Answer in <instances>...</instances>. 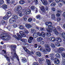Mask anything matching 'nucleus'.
<instances>
[{"mask_svg":"<svg viewBox=\"0 0 65 65\" xmlns=\"http://www.w3.org/2000/svg\"><path fill=\"white\" fill-rule=\"evenodd\" d=\"M45 25L46 26H48L47 28H46L47 31L49 33H51L52 31H54V32L55 33L56 35H58L59 32L57 30L56 28L55 27H53L52 25V23L50 22H46L45 23Z\"/></svg>","mask_w":65,"mask_h":65,"instance_id":"obj_1","label":"nucleus"},{"mask_svg":"<svg viewBox=\"0 0 65 65\" xmlns=\"http://www.w3.org/2000/svg\"><path fill=\"white\" fill-rule=\"evenodd\" d=\"M13 17L9 19V22L11 24H14L15 21L18 19V16L15 15H12Z\"/></svg>","mask_w":65,"mask_h":65,"instance_id":"obj_2","label":"nucleus"},{"mask_svg":"<svg viewBox=\"0 0 65 65\" xmlns=\"http://www.w3.org/2000/svg\"><path fill=\"white\" fill-rule=\"evenodd\" d=\"M3 36L2 37V38H4V39L6 40H9V39L11 38V36L9 35V34L6 33H3L1 34Z\"/></svg>","mask_w":65,"mask_h":65,"instance_id":"obj_3","label":"nucleus"},{"mask_svg":"<svg viewBox=\"0 0 65 65\" xmlns=\"http://www.w3.org/2000/svg\"><path fill=\"white\" fill-rule=\"evenodd\" d=\"M11 13L10 11H8L7 12V14L4 17H3V19L4 20H7L10 17H11Z\"/></svg>","mask_w":65,"mask_h":65,"instance_id":"obj_4","label":"nucleus"},{"mask_svg":"<svg viewBox=\"0 0 65 65\" xmlns=\"http://www.w3.org/2000/svg\"><path fill=\"white\" fill-rule=\"evenodd\" d=\"M12 48V51L15 52V53H16V52L15 51V50H16V48H17V46L15 45H11L10 46ZM13 52H11V54H12V55H13V56H11L12 58V57L13 56V55H14V53Z\"/></svg>","mask_w":65,"mask_h":65,"instance_id":"obj_5","label":"nucleus"},{"mask_svg":"<svg viewBox=\"0 0 65 65\" xmlns=\"http://www.w3.org/2000/svg\"><path fill=\"white\" fill-rule=\"evenodd\" d=\"M51 60L54 61L55 64H58L60 63V60L57 58H54L53 57L51 58Z\"/></svg>","mask_w":65,"mask_h":65,"instance_id":"obj_6","label":"nucleus"},{"mask_svg":"<svg viewBox=\"0 0 65 65\" xmlns=\"http://www.w3.org/2000/svg\"><path fill=\"white\" fill-rule=\"evenodd\" d=\"M23 48L24 51L26 52L29 55H31L32 54H34V52L33 51H32L31 52L29 51L27 48L25 47H23Z\"/></svg>","mask_w":65,"mask_h":65,"instance_id":"obj_7","label":"nucleus"},{"mask_svg":"<svg viewBox=\"0 0 65 65\" xmlns=\"http://www.w3.org/2000/svg\"><path fill=\"white\" fill-rule=\"evenodd\" d=\"M17 35L18 37H17L16 35H13V37L15 38L16 39H17L18 40H19L20 39H21V38H22V36L21 35H20L19 33H17Z\"/></svg>","mask_w":65,"mask_h":65,"instance_id":"obj_8","label":"nucleus"},{"mask_svg":"<svg viewBox=\"0 0 65 65\" xmlns=\"http://www.w3.org/2000/svg\"><path fill=\"white\" fill-rule=\"evenodd\" d=\"M31 11L30 9H28L25 10V11L23 13L24 15H26L27 14H30V13H31Z\"/></svg>","mask_w":65,"mask_h":65,"instance_id":"obj_9","label":"nucleus"},{"mask_svg":"<svg viewBox=\"0 0 65 65\" xmlns=\"http://www.w3.org/2000/svg\"><path fill=\"white\" fill-rule=\"evenodd\" d=\"M13 55V56L12 57H10L11 59V60H13V58H16L17 59L18 61H20V60L19 58V56H18L17 54L15 53H14Z\"/></svg>","mask_w":65,"mask_h":65,"instance_id":"obj_10","label":"nucleus"},{"mask_svg":"<svg viewBox=\"0 0 65 65\" xmlns=\"http://www.w3.org/2000/svg\"><path fill=\"white\" fill-rule=\"evenodd\" d=\"M45 48L47 52H50L51 51V48L47 44L45 45Z\"/></svg>","mask_w":65,"mask_h":65,"instance_id":"obj_11","label":"nucleus"},{"mask_svg":"<svg viewBox=\"0 0 65 65\" xmlns=\"http://www.w3.org/2000/svg\"><path fill=\"white\" fill-rule=\"evenodd\" d=\"M20 40L21 41H22V42H24V43H23V44H24V45L25 46H26V45H28V44H27L26 43V42H27V39H21Z\"/></svg>","mask_w":65,"mask_h":65,"instance_id":"obj_12","label":"nucleus"},{"mask_svg":"<svg viewBox=\"0 0 65 65\" xmlns=\"http://www.w3.org/2000/svg\"><path fill=\"white\" fill-rule=\"evenodd\" d=\"M22 9V7L21 6H19L17 7L16 9H14V11L15 12H18L19 10H21Z\"/></svg>","mask_w":65,"mask_h":65,"instance_id":"obj_13","label":"nucleus"},{"mask_svg":"<svg viewBox=\"0 0 65 65\" xmlns=\"http://www.w3.org/2000/svg\"><path fill=\"white\" fill-rule=\"evenodd\" d=\"M33 37H29V39H28V43H31L32 42V41H33Z\"/></svg>","mask_w":65,"mask_h":65,"instance_id":"obj_14","label":"nucleus"},{"mask_svg":"<svg viewBox=\"0 0 65 65\" xmlns=\"http://www.w3.org/2000/svg\"><path fill=\"white\" fill-rule=\"evenodd\" d=\"M49 40L51 41H52L53 42H54L56 41V38L54 37H51L49 38Z\"/></svg>","mask_w":65,"mask_h":65,"instance_id":"obj_15","label":"nucleus"},{"mask_svg":"<svg viewBox=\"0 0 65 65\" xmlns=\"http://www.w3.org/2000/svg\"><path fill=\"white\" fill-rule=\"evenodd\" d=\"M42 3L44 5H47L48 3L47 1L46 0H41Z\"/></svg>","mask_w":65,"mask_h":65,"instance_id":"obj_16","label":"nucleus"},{"mask_svg":"<svg viewBox=\"0 0 65 65\" xmlns=\"http://www.w3.org/2000/svg\"><path fill=\"white\" fill-rule=\"evenodd\" d=\"M59 53H62V52L65 50L64 48L62 47H60L59 48Z\"/></svg>","mask_w":65,"mask_h":65,"instance_id":"obj_17","label":"nucleus"},{"mask_svg":"<svg viewBox=\"0 0 65 65\" xmlns=\"http://www.w3.org/2000/svg\"><path fill=\"white\" fill-rule=\"evenodd\" d=\"M19 33L22 37H26V35L22 31H20L19 32Z\"/></svg>","mask_w":65,"mask_h":65,"instance_id":"obj_18","label":"nucleus"},{"mask_svg":"<svg viewBox=\"0 0 65 65\" xmlns=\"http://www.w3.org/2000/svg\"><path fill=\"white\" fill-rule=\"evenodd\" d=\"M25 26L26 28H28V29H30V28L32 27V26L31 25L28 24H25Z\"/></svg>","mask_w":65,"mask_h":65,"instance_id":"obj_19","label":"nucleus"},{"mask_svg":"<svg viewBox=\"0 0 65 65\" xmlns=\"http://www.w3.org/2000/svg\"><path fill=\"white\" fill-rule=\"evenodd\" d=\"M56 40L58 42H62V39L60 37L57 38H56Z\"/></svg>","mask_w":65,"mask_h":65,"instance_id":"obj_20","label":"nucleus"},{"mask_svg":"<svg viewBox=\"0 0 65 65\" xmlns=\"http://www.w3.org/2000/svg\"><path fill=\"white\" fill-rule=\"evenodd\" d=\"M61 36H62V37L64 39L63 41H64V43H65V33L62 32L61 34Z\"/></svg>","mask_w":65,"mask_h":65,"instance_id":"obj_21","label":"nucleus"},{"mask_svg":"<svg viewBox=\"0 0 65 65\" xmlns=\"http://www.w3.org/2000/svg\"><path fill=\"white\" fill-rule=\"evenodd\" d=\"M46 62L47 63V64L48 65H52L51 64V61L50 60L48 59H46ZM52 65H54V64H53Z\"/></svg>","mask_w":65,"mask_h":65,"instance_id":"obj_22","label":"nucleus"},{"mask_svg":"<svg viewBox=\"0 0 65 65\" xmlns=\"http://www.w3.org/2000/svg\"><path fill=\"white\" fill-rule=\"evenodd\" d=\"M21 10H19L18 11V12H16V13H18V14L19 15L20 17H22V12Z\"/></svg>","mask_w":65,"mask_h":65,"instance_id":"obj_23","label":"nucleus"},{"mask_svg":"<svg viewBox=\"0 0 65 65\" xmlns=\"http://www.w3.org/2000/svg\"><path fill=\"white\" fill-rule=\"evenodd\" d=\"M21 61L23 63H26L27 62V59L25 57L21 59Z\"/></svg>","mask_w":65,"mask_h":65,"instance_id":"obj_24","label":"nucleus"},{"mask_svg":"<svg viewBox=\"0 0 65 65\" xmlns=\"http://www.w3.org/2000/svg\"><path fill=\"white\" fill-rule=\"evenodd\" d=\"M37 40L38 42H40L42 41L43 40V38L41 37H38L37 39Z\"/></svg>","mask_w":65,"mask_h":65,"instance_id":"obj_25","label":"nucleus"},{"mask_svg":"<svg viewBox=\"0 0 65 65\" xmlns=\"http://www.w3.org/2000/svg\"><path fill=\"white\" fill-rule=\"evenodd\" d=\"M41 51L42 52V53H43L44 54H46L47 53V51H46V49H42Z\"/></svg>","mask_w":65,"mask_h":65,"instance_id":"obj_26","label":"nucleus"},{"mask_svg":"<svg viewBox=\"0 0 65 65\" xmlns=\"http://www.w3.org/2000/svg\"><path fill=\"white\" fill-rule=\"evenodd\" d=\"M24 32L26 35H27L28 34H29V31L27 29L24 30Z\"/></svg>","mask_w":65,"mask_h":65,"instance_id":"obj_27","label":"nucleus"},{"mask_svg":"<svg viewBox=\"0 0 65 65\" xmlns=\"http://www.w3.org/2000/svg\"><path fill=\"white\" fill-rule=\"evenodd\" d=\"M2 8L4 9H6L7 8V6L6 5H3L2 6Z\"/></svg>","mask_w":65,"mask_h":65,"instance_id":"obj_28","label":"nucleus"},{"mask_svg":"<svg viewBox=\"0 0 65 65\" xmlns=\"http://www.w3.org/2000/svg\"><path fill=\"white\" fill-rule=\"evenodd\" d=\"M36 55L38 57H40L41 56V54L40 52H38L36 53Z\"/></svg>","mask_w":65,"mask_h":65,"instance_id":"obj_29","label":"nucleus"},{"mask_svg":"<svg viewBox=\"0 0 65 65\" xmlns=\"http://www.w3.org/2000/svg\"><path fill=\"white\" fill-rule=\"evenodd\" d=\"M51 17L52 19L53 20H55V19H56V17H55V14H53L52 15H51Z\"/></svg>","mask_w":65,"mask_h":65,"instance_id":"obj_30","label":"nucleus"},{"mask_svg":"<svg viewBox=\"0 0 65 65\" xmlns=\"http://www.w3.org/2000/svg\"><path fill=\"white\" fill-rule=\"evenodd\" d=\"M55 46H57V47H59L60 46V45H61L58 42H56L55 43Z\"/></svg>","mask_w":65,"mask_h":65,"instance_id":"obj_31","label":"nucleus"},{"mask_svg":"<svg viewBox=\"0 0 65 65\" xmlns=\"http://www.w3.org/2000/svg\"><path fill=\"white\" fill-rule=\"evenodd\" d=\"M55 56L57 59H59L60 58V55L58 53H57L55 55Z\"/></svg>","mask_w":65,"mask_h":65,"instance_id":"obj_32","label":"nucleus"},{"mask_svg":"<svg viewBox=\"0 0 65 65\" xmlns=\"http://www.w3.org/2000/svg\"><path fill=\"white\" fill-rule=\"evenodd\" d=\"M1 24L2 25H4L5 24H6V22L4 20H2L1 21Z\"/></svg>","mask_w":65,"mask_h":65,"instance_id":"obj_33","label":"nucleus"},{"mask_svg":"<svg viewBox=\"0 0 65 65\" xmlns=\"http://www.w3.org/2000/svg\"><path fill=\"white\" fill-rule=\"evenodd\" d=\"M42 33V35L41 36L42 37H45V34L44 33V32H41Z\"/></svg>","mask_w":65,"mask_h":65,"instance_id":"obj_34","label":"nucleus"},{"mask_svg":"<svg viewBox=\"0 0 65 65\" xmlns=\"http://www.w3.org/2000/svg\"><path fill=\"white\" fill-rule=\"evenodd\" d=\"M33 20V19L31 18H29L27 22L29 23L31 22Z\"/></svg>","mask_w":65,"mask_h":65,"instance_id":"obj_35","label":"nucleus"},{"mask_svg":"<svg viewBox=\"0 0 65 65\" xmlns=\"http://www.w3.org/2000/svg\"><path fill=\"white\" fill-rule=\"evenodd\" d=\"M11 3H14V6H15L16 5H17V3L15 2L14 1H11Z\"/></svg>","mask_w":65,"mask_h":65,"instance_id":"obj_36","label":"nucleus"},{"mask_svg":"<svg viewBox=\"0 0 65 65\" xmlns=\"http://www.w3.org/2000/svg\"><path fill=\"white\" fill-rule=\"evenodd\" d=\"M3 4H4V1L0 0V6H1Z\"/></svg>","mask_w":65,"mask_h":65,"instance_id":"obj_37","label":"nucleus"},{"mask_svg":"<svg viewBox=\"0 0 65 65\" xmlns=\"http://www.w3.org/2000/svg\"><path fill=\"white\" fill-rule=\"evenodd\" d=\"M44 59L42 58H39V62L40 63H42V62L43 61Z\"/></svg>","mask_w":65,"mask_h":65,"instance_id":"obj_38","label":"nucleus"},{"mask_svg":"<svg viewBox=\"0 0 65 65\" xmlns=\"http://www.w3.org/2000/svg\"><path fill=\"white\" fill-rule=\"evenodd\" d=\"M49 33H48L47 32H46V35L48 37H50V36H51V34L50 33H51V32H49Z\"/></svg>","mask_w":65,"mask_h":65,"instance_id":"obj_39","label":"nucleus"},{"mask_svg":"<svg viewBox=\"0 0 65 65\" xmlns=\"http://www.w3.org/2000/svg\"><path fill=\"white\" fill-rule=\"evenodd\" d=\"M19 3L20 4H24L25 3V1L23 0H21Z\"/></svg>","mask_w":65,"mask_h":65,"instance_id":"obj_40","label":"nucleus"},{"mask_svg":"<svg viewBox=\"0 0 65 65\" xmlns=\"http://www.w3.org/2000/svg\"><path fill=\"white\" fill-rule=\"evenodd\" d=\"M51 46L54 49V48H55L56 47H55V45L53 43H52L51 44Z\"/></svg>","mask_w":65,"mask_h":65,"instance_id":"obj_41","label":"nucleus"},{"mask_svg":"<svg viewBox=\"0 0 65 65\" xmlns=\"http://www.w3.org/2000/svg\"><path fill=\"white\" fill-rule=\"evenodd\" d=\"M19 28L20 29H24V27L23 25H20L19 26Z\"/></svg>","mask_w":65,"mask_h":65,"instance_id":"obj_42","label":"nucleus"},{"mask_svg":"<svg viewBox=\"0 0 65 65\" xmlns=\"http://www.w3.org/2000/svg\"><path fill=\"white\" fill-rule=\"evenodd\" d=\"M30 30L31 33H35V29L33 28H31L30 29Z\"/></svg>","mask_w":65,"mask_h":65,"instance_id":"obj_43","label":"nucleus"},{"mask_svg":"<svg viewBox=\"0 0 65 65\" xmlns=\"http://www.w3.org/2000/svg\"><path fill=\"white\" fill-rule=\"evenodd\" d=\"M42 49L41 48V46H40V45H38V50H40V51H41Z\"/></svg>","mask_w":65,"mask_h":65,"instance_id":"obj_44","label":"nucleus"},{"mask_svg":"<svg viewBox=\"0 0 65 65\" xmlns=\"http://www.w3.org/2000/svg\"><path fill=\"white\" fill-rule=\"evenodd\" d=\"M51 6H52L54 7L56 5V3H53L51 4Z\"/></svg>","mask_w":65,"mask_h":65,"instance_id":"obj_45","label":"nucleus"},{"mask_svg":"<svg viewBox=\"0 0 65 65\" xmlns=\"http://www.w3.org/2000/svg\"><path fill=\"white\" fill-rule=\"evenodd\" d=\"M57 12L58 13H60V14H61V13H62V11L60 10H58L57 11Z\"/></svg>","mask_w":65,"mask_h":65,"instance_id":"obj_46","label":"nucleus"},{"mask_svg":"<svg viewBox=\"0 0 65 65\" xmlns=\"http://www.w3.org/2000/svg\"><path fill=\"white\" fill-rule=\"evenodd\" d=\"M30 8L31 10H33L35 9V7L33 6H32Z\"/></svg>","mask_w":65,"mask_h":65,"instance_id":"obj_47","label":"nucleus"},{"mask_svg":"<svg viewBox=\"0 0 65 65\" xmlns=\"http://www.w3.org/2000/svg\"><path fill=\"white\" fill-rule=\"evenodd\" d=\"M33 65H38V63L35 62H34L33 63Z\"/></svg>","mask_w":65,"mask_h":65,"instance_id":"obj_48","label":"nucleus"},{"mask_svg":"<svg viewBox=\"0 0 65 65\" xmlns=\"http://www.w3.org/2000/svg\"><path fill=\"white\" fill-rule=\"evenodd\" d=\"M41 10L44 12H45V9H44V7H43V8H41Z\"/></svg>","mask_w":65,"mask_h":65,"instance_id":"obj_49","label":"nucleus"},{"mask_svg":"<svg viewBox=\"0 0 65 65\" xmlns=\"http://www.w3.org/2000/svg\"><path fill=\"white\" fill-rule=\"evenodd\" d=\"M37 34L39 36H41L42 35V33L41 34V33H40L39 32H37Z\"/></svg>","mask_w":65,"mask_h":65,"instance_id":"obj_50","label":"nucleus"},{"mask_svg":"<svg viewBox=\"0 0 65 65\" xmlns=\"http://www.w3.org/2000/svg\"><path fill=\"white\" fill-rule=\"evenodd\" d=\"M56 19L58 22H59V21H60L61 20V19L60 18H57Z\"/></svg>","mask_w":65,"mask_h":65,"instance_id":"obj_51","label":"nucleus"},{"mask_svg":"<svg viewBox=\"0 0 65 65\" xmlns=\"http://www.w3.org/2000/svg\"><path fill=\"white\" fill-rule=\"evenodd\" d=\"M40 43L41 44H43L44 43V42L43 41H40Z\"/></svg>","mask_w":65,"mask_h":65,"instance_id":"obj_52","label":"nucleus"},{"mask_svg":"<svg viewBox=\"0 0 65 65\" xmlns=\"http://www.w3.org/2000/svg\"><path fill=\"white\" fill-rule=\"evenodd\" d=\"M50 57H51V58H53V56H54V54H50Z\"/></svg>","mask_w":65,"mask_h":65,"instance_id":"obj_53","label":"nucleus"},{"mask_svg":"<svg viewBox=\"0 0 65 65\" xmlns=\"http://www.w3.org/2000/svg\"><path fill=\"white\" fill-rule=\"evenodd\" d=\"M26 3H30L31 2V1L28 0L25 1Z\"/></svg>","mask_w":65,"mask_h":65,"instance_id":"obj_54","label":"nucleus"},{"mask_svg":"<svg viewBox=\"0 0 65 65\" xmlns=\"http://www.w3.org/2000/svg\"><path fill=\"white\" fill-rule=\"evenodd\" d=\"M7 2L8 4H10L11 3V2L10 0H7Z\"/></svg>","mask_w":65,"mask_h":65,"instance_id":"obj_55","label":"nucleus"},{"mask_svg":"<svg viewBox=\"0 0 65 65\" xmlns=\"http://www.w3.org/2000/svg\"><path fill=\"white\" fill-rule=\"evenodd\" d=\"M37 46H38V45L37 44H35L34 45V47L35 48H37Z\"/></svg>","mask_w":65,"mask_h":65,"instance_id":"obj_56","label":"nucleus"},{"mask_svg":"<svg viewBox=\"0 0 65 65\" xmlns=\"http://www.w3.org/2000/svg\"><path fill=\"white\" fill-rule=\"evenodd\" d=\"M40 30L41 31H44V28L41 27L40 28Z\"/></svg>","mask_w":65,"mask_h":65,"instance_id":"obj_57","label":"nucleus"},{"mask_svg":"<svg viewBox=\"0 0 65 65\" xmlns=\"http://www.w3.org/2000/svg\"><path fill=\"white\" fill-rule=\"evenodd\" d=\"M35 4L36 5H37L38 3V0H36V1L35 2Z\"/></svg>","mask_w":65,"mask_h":65,"instance_id":"obj_58","label":"nucleus"},{"mask_svg":"<svg viewBox=\"0 0 65 65\" xmlns=\"http://www.w3.org/2000/svg\"><path fill=\"white\" fill-rule=\"evenodd\" d=\"M52 10L53 11H56V8H52Z\"/></svg>","mask_w":65,"mask_h":65,"instance_id":"obj_59","label":"nucleus"},{"mask_svg":"<svg viewBox=\"0 0 65 65\" xmlns=\"http://www.w3.org/2000/svg\"><path fill=\"white\" fill-rule=\"evenodd\" d=\"M36 17H37V19H39L40 18V15H38L36 16Z\"/></svg>","mask_w":65,"mask_h":65,"instance_id":"obj_60","label":"nucleus"},{"mask_svg":"<svg viewBox=\"0 0 65 65\" xmlns=\"http://www.w3.org/2000/svg\"><path fill=\"white\" fill-rule=\"evenodd\" d=\"M62 57L63 58H65V53H62Z\"/></svg>","mask_w":65,"mask_h":65,"instance_id":"obj_61","label":"nucleus"},{"mask_svg":"<svg viewBox=\"0 0 65 65\" xmlns=\"http://www.w3.org/2000/svg\"><path fill=\"white\" fill-rule=\"evenodd\" d=\"M27 18L26 17H24V20L25 21H27Z\"/></svg>","mask_w":65,"mask_h":65,"instance_id":"obj_62","label":"nucleus"},{"mask_svg":"<svg viewBox=\"0 0 65 65\" xmlns=\"http://www.w3.org/2000/svg\"><path fill=\"white\" fill-rule=\"evenodd\" d=\"M57 29L58 30H61V28H60V26H57Z\"/></svg>","mask_w":65,"mask_h":65,"instance_id":"obj_63","label":"nucleus"},{"mask_svg":"<svg viewBox=\"0 0 65 65\" xmlns=\"http://www.w3.org/2000/svg\"><path fill=\"white\" fill-rule=\"evenodd\" d=\"M60 14L59 13H58L57 14H56V16L58 17H60Z\"/></svg>","mask_w":65,"mask_h":65,"instance_id":"obj_64","label":"nucleus"}]
</instances>
